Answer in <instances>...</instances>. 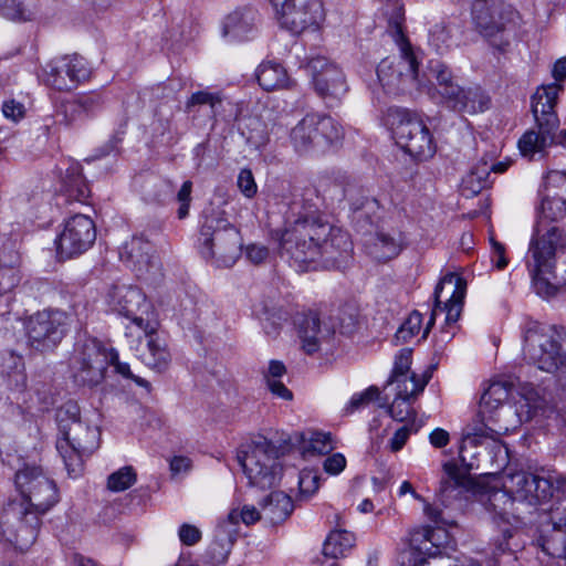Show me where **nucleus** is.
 Instances as JSON below:
<instances>
[{"mask_svg":"<svg viewBox=\"0 0 566 566\" xmlns=\"http://www.w3.org/2000/svg\"><path fill=\"white\" fill-rule=\"evenodd\" d=\"M300 493L303 496L313 495L319 488V478L312 471H302L298 479Z\"/></svg>","mask_w":566,"mask_h":566,"instance_id":"0e129e2a","label":"nucleus"},{"mask_svg":"<svg viewBox=\"0 0 566 566\" xmlns=\"http://www.w3.org/2000/svg\"><path fill=\"white\" fill-rule=\"evenodd\" d=\"M354 545L355 536L350 532L336 528L327 535L323 544V554L331 558H342L347 555Z\"/></svg>","mask_w":566,"mask_h":566,"instance_id":"a19ab883","label":"nucleus"},{"mask_svg":"<svg viewBox=\"0 0 566 566\" xmlns=\"http://www.w3.org/2000/svg\"><path fill=\"white\" fill-rule=\"evenodd\" d=\"M91 76V67L77 54L57 56L43 67L44 83L57 91H71Z\"/></svg>","mask_w":566,"mask_h":566,"instance_id":"a211bd4d","label":"nucleus"},{"mask_svg":"<svg viewBox=\"0 0 566 566\" xmlns=\"http://www.w3.org/2000/svg\"><path fill=\"white\" fill-rule=\"evenodd\" d=\"M338 322L342 334H352L358 323V314L356 308L352 306L344 307L339 313Z\"/></svg>","mask_w":566,"mask_h":566,"instance_id":"69168bd1","label":"nucleus"},{"mask_svg":"<svg viewBox=\"0 0 566 566\" xmlns=\"http://www.w3.org/2000/svg\"><path fill=\"white\" fill-rule=\"evenodd\" d=\"M421 424H416V422H411L402 426L394 433V437L389 441V448L392 452H397L403 448L406 442L408 441L410 434L412 432H417L420 429Z\"/></svg>","mask_w":566,"mask_h":566,"instance_id":"052dcab7","label":"nucleus"},{"mask_svg":"<svg viewBox=\"0 0 566 566\" xmlns=\"http://www.w3.org/2000/svg\"><path fill=\"white\" fill-rule=\"evenodd\" d=\"M562 90L563 86L556 82L537 87L532 96V113L536 124L558 127L559 120L555 106Z\"/></svg>","mask_w":566,"mask_h":566,"instance_id":"a878e982","label":"nucleus"},{"mask_svg":"<svg viewBox=\"0 0 566 566\" xmlns=\"http://www.w3.org/2000/svg\"><path fill=\"white\" fill-rule=\"evenodd\" d=\"M198 242L202 258L220 268L232 266L241 254L240 231L220 210L205 216Z\"/></svg>","mask_w":566,"mask_h":566,"instance_id":"7ed1b4c3","label":"nucleus"},{"mask_svg":"<svg viewBox=\"0 0 566 566\" xmlns=\"http://www.w3.org/2000/svg\"><path fill=\"white\" fill-rule=\"evenodd\" d=\"M116 352L108 349L97 339L84 340L75 350L73 358L74 379L78 385L94 387L99 385Z\"/></svg>","mask_w":566,"mask_h":566,"instance_id":"f8f14e48","label":"nucleus"},{"mask_svg":"<svg viewBox=\"0 0 566 566\" xmlns=\"http://www.w3.org/2000/svg\"><path fill=\"white\" fill-rule=\"evenodd\" d=\"M553 482L526 471L505 473L503 488L522 506H536L553 496Z\"/></svg>","mask_w":566,"mask_h":566,"instance_id":"f3484780","label":"nucleus"},{"mask_svg":"<svg viewBox=\"0 0 566 566\" xmlns=\"http://www.w3.org/2000/svg\"><path fill=\"white\" fill-rule=\"evenodd\" d=\"M119 255L138 275L147 273L154 264L153 245L143 235H135L125 242Z\"/></svg>","mask_w":566,"mask_h":566,"instance_id":"cd10ccee","label":"nucleus"},{"mask_svg":"<svg viewBox=\"0 0 566 566\" xmlns=\"http://www.w3.org/2000/svg\"><path fill=\"white\" fill-rule=\"evenodd\" d=\"M144 339L139 340L136 348L138 358L149 368L161 373L166 370L170 364L171 355L167 348V344L157 332L156 326L151 323V331H143Z\"/></svg>","mask_w":566,"mask_h":566,"instance_id":"393cba45","label":"nucleus"},{"mask_svg":"<svg viewBox=\"0 0 566 566\" xmlns=\"http://www.w3.org/2000/svg\"><path fill=\"white\" fill-rule=\"evenodd\" d=\"M329 334L327 328H322L316 314L305 316L298 327V337L302 348L310 355L319 349L321 344L329 337Z\"/></svg>","mask_w":566,"mask_h":566,"instance_id":"f704fd0d","label":"nucleus"},{"mask_svg":"<svg viewBox=\"0 0 566 566\" xmlns=\"http://www.w3.org/2000/svg\"><path fill=\"white\" fill-rule=\"evenodd\" d=\"M557 243V231L552 228L545 234L533 239L528 250L527 268L533 285L536 293L544 297L554 295L559 284L557 281L553 282V279H556L553 269Z\"/></svg>","mask_w":566,"mask_h":566,"instance_id":"9b49d317","label":"nucleus"},{"mask_svg":"<svg viewBox=\"0 0 566 566\" xmlns=\"http://www.w3.org/2000/svg\"><path fill=\"white\" fill-rule=\"evenodd\" d=\"M448 539L443 528L423 526L410 533L408 545L398 555L400 566H427V557L438 559L441 547Z\"/></svg>","mask_w":566,"mask_h":566,"instance_id":"6ab92c4d","label":"nucleus"},{"mask_svg":"<svg viewBox=\"0 0 566 566\" xmlns=\"http://www.w3.org/2000/svg\"><path fill=\"white\" fill-rule=\"evenodd\" d=\"M63 188L65 193L76 201H84L90 196V188L82 176L78 163H72L66 168L63 177Z\"/></svg>","mask_w":566,"mask_h":566,"instance_id":"79ce46f5","label":"nucleus"},{"mask_svg":"<svg viewBox=\"0 0 566 566\" xmlns=\"http://www.w3.org/2000/svg\"><path fill=\"white\" fill-rule=\"evenodd\" d=\"M385 123L396 144L415 160H428L436 154L437 145L426 123L408 109L390 107Z\"/></svg>","mask_w":566,"mask_h":566,"instance_id":"39448f33","label":"nucleus"},{"mask_svg":"<svg viewBox=\"0 0 566 566\" xmlns=\"http://www.w3.org/2000/svg\"><path fill=\"white\" fill-rule=\"evenodd\" d=\"M537 545L542 552L553 558L566 557V526L545 520L541 525Z\"/></svg>","mask_w":566,"mask_h":566,"instance_id":"c756f323","label":"nucleus"},{"mask_svg":"<svg viewBox=\"0 0 566 566\" xmlns=\"http://www.w3.org/2000/svg\"><path fill=\"white\" fill-rule=\"evenodd\" d=\"M523 354L541 370L566 373V344L551 326L527 322L523 332Z\"/></svg>","mask_w":566,"mask_h":566,"instance_id":"423d86ee","label":"nucleus"},{"mask_svg":"<svg viewBox=\"0 0 566 566\" xmlns=\"http://www.w3.org/2000/svg\"><path fill=\"white\" fill-rule=\"evenodd\" d=\"M544 193H547L549 198L559 197L566 201V171H549L545 177Z\"/></svg>","mask_w":566,"mask_h":566,"instance_id":"6e6d98bb","label":"nucleus"},{"mask_svg":"<svg viewBox=\"0 0 566 566\" xmlns=\"http://www.w3.org/2000/svg\"><path fill=\"white\" fill-rule=\"evenodd\" d=\"M441 103L449 109L460 114H478L489 108L490 98L479 86L463 87L458 83L444 90L440 95Z\"/></svg>","mask_w":566,"mask_h":566,"instance_id":"5701e85b","label":"nucleus"},{"mask_svg":"<svg viewBox=\"0 0 566 566\" xmlns=\"http://www.w3.org/2000/svg\"><path fill=\"white\" fill-rule=\"evenodd\" d=\"M511 384L506 381H493L484 391L480 400V415L488 417L489 421L497 422L503 412V405L509 399Z\"/></svg>","mask_w":566,"mask_h":566,"instance_id":"7c9ffc66","label":"nucleus"},{"mask_svg":"<svg viewBox=\"0 0 566 566\" xmlns=\"http://www.w3.org/2000/svg\"><path fill=\"white\" fill-rule=\"evenodd\" d=\"M19 494L8 501H23L30 512L45 514L59 502L57 489L39 467L25 465L15 473Z\"/></svg>","mask_w":566,"mask_h":566,"instance_id":"9d476101","label":"nucleus"},{"mask_svg":"<svg viewBox=\"0 0 566 566\" xmlns=\"http://www.w3.org/2000/svg\"><path fill=\"white\" fill-rule=\"evenodd\" d=\"M558 127H547L541 124L526 130L518 140V149L524 157L533 158L536 154H543L554 143Z\"/></svg>","mask_w":566,"mask_h":566,"instance_id":"2f4dec72","label":"nucleus"},{"mask_svg":"<svg viewBox=\"0 0 566 566\" xmlns=\"http://www.w3.org/2000/svg\"><path fill=\"white\" fill-rule=\"evenodd\" d=\"M33 0H0V15L12 21L27 20Z\"/></svg>","mask_w":566,"mask_h":566,"instance_id":"09e8293b","label":"nucleus"},{"mask_svg":"<svg viewBox=\"0 0 566 566\" xmlns=\"http://www.w3.org/2000/svg\"><path fill=\"white\" fill-rule=\"evenodd\" d=\"M465 451V446H461L459 454L461 465H458L453 461H449L443 464V471L447 475V479L441 481L442 492L453 490L467 483L468 474L474 468V463L467 460L464 454Z\"/></svg>","mask_w":566,"mask_h":566,"instance_id":"4c0bfd02","label":"nucleus"},{"mask_svg":"<svg viewBox=\"0 0 566 566\" xmlns=\"http://www.w3.org/2000/svg\"><path fill=\"white\" fill-rule=\"evenodd\" d=\"M479 417L481 420L468 429L462 446L476 447L482 438L496 440V437L509 431V427L502 424L500 419L497 422H492L488 420V417L483 418L480 413Z\"/></svg>","mask_w":566,"mask_h":566,"instance_id":"58836bf2","label":"nucleus"},{"mask_svg":"<svg viewBox=\"0 0 566 566\" xmlns=\"http://www.w3.org/2000/svg\"><path fill=\"white\" fill-rule=\"evenodd\" d=\"M102 104V96L96 92H90L65 101L61 108L66 124H71L95 113Z\"/></svg>","mask_w":566,"mask_h":566,"instance_id":"473e14b6","label":"nucleus"},{"mask_svg":"<svg viewBox=\"0 0 566 566\" xmlns=\"http://www.w3.org/2000/svg\"><path fill=\"white\" fill-rule=\"evenodd\" d=\"M302 450L305 454H327L335 448L333 436L328 432L311 431L300 433Z\"/></svg>","mask_w":566,"mask_h":566,"instance_id":"c03bdc74","label":"nucleus"},{"mask_svg":"<svg viewBox=\"0 0 566 566\" xmlns=\"http://www.w3.org/2000/svg\"><path fill=\"white\" fill-rule=\"evenodd\" d=\"M490 172V163L486 160L480 161L463 178V189L469 190L472 195L479 193L482 189L489 187Z\"/></svg>","mask_w":566,"mask_h":566,"instance_id":"49530a36","label":"nucleus"},{"mask_svg":"<svg viewBox=\"0 0 566 566\" xmlns=\"http://www.w3.org/2000/svg\"><path fill=\"white\" fill-rule=\"evenodd\" d=\"M238 531L233 527H228V524L220 523L213 535V539L207 548V557L213 566L226 563L232 545L235 541Z\"/></svg>","mask_w":566,"mask_h":566,"instance_id":"72a5a7b5","label":"nucleus"},{"mask_svg":"<svg viewBox=\"0 0 566 566\" xmlns=\"http://www.w3.org/2000/svg\"><path fill=\"white\" fill-rule=\"evenodd\" d=\"M541 212L545 219L551 221L563 219L566 216V201L559 197L553 199L547 193H543Z\"/></svg>","mask_w":566,"mask_h":566,"instance_id":"bf43d9fd","label":"nucleus"},{"mask_svg":"<svg viewBox=\"0 0 566 566\" xmlns=\"http://www.w3.org/2000/svg\"><path fill=\"white\" fill-rule=\"evenodd\" d=\"M109 304L119 315L132 321L140 331H151L150 304L145 294L134 286H116L109 294Z\"/></svg>","mask_w":566,"mask_h":566,"instance_id":"4be33fe9","label":"nucleus"},{"mask_svg":"<svg viewBox=\"0 0 566 566\" xmlns=\"http://www.w3.org/2000/svg\"><path fill=\"white\" fill-rule=\"evenodd\" d=\"M96 240L94 221L82 213L70 217L57 233L54 244L59 259H72L86 252Z\"/></svg>","mask_w":566,"mask_h":566,"instance_id":"2eb2a0df","label":"nucleus"},{"mask_svg":"<svg viewBox=\"0 0 566 566\" xmlns=\"http://www.w3.org/2000/svg\"><path fill=\"white\" fill-rule=\"evenodd\" d=\"M422 325V315L415 311L412 312L408 318L403 322V324L396 332L395 339L398 344L409 342L413 336H416L421 328Z\"/></svg>","mask_w":566,"mask_h":566,"instance_id":"13d9d810","label":"nucleus"},{"mask_svg":"<svg viewBox=\"0 0 566 566\" xmlns=\"http://www.w3.org/2000/svg\"><path fill=\"white\" fill-rule=\"evenodd\" d=\"M428 44L438 54H443L452 45V38L448 27L441 22L430 28L428 33Z\"/></svg>","mask_w":566,"mask_h":566,"instance_id":"3c124183","label":"nucleus"},{"mask_svg":"<svg viewBox=\"0 0 566 566\" xmlns=\"http://www.w3.org/2000/svg\"><path fill=\"white\" fill-rule=\"evenodd\" d=\"M402 8L396 4L389 24L394 28L399 55L386 57L377 66L380 85L386 93L392 95L406 94L422 86L418 78L419 57L402 33Z\"/></svg>","mask_w":566,"mask_h":566,"instance_id":"f03ea898","label":"nucleus"},{"mask_svg":"<svg viewBox=\"0 0 566 566\" xmlns=\"http://www.w3.org/2000/svg\"><path fill=\"white\" fill-rule=\"evenodd\" d=\"M279 448L262 436L239 447L237 460L250 485L265 490L280 481L282 467L279 463Z\"/></svg>","mask_w":566,"mask_h":566,"instance_id":"20e7f679","label":"nucleus"},{"mask_svg":"<svg viewBox=\"0 0 566 566\" xmlns=\"http://www.w3.org/2000/svg\"><path fill=\"white\" fill-rule=\"evenodd\" d=\"M388 385H394L396 389V398L415 401L423 391L427 380L419 378L416 374L389 378Z\"/></svg>","mask_w":566,"mask_h":566,"instance_id":"37998d69","label":"nucleus"},{"mask_svg":"<svg viewBox=\"0 0 566 566\" xmlns=\"http://www.w3.org/2000/svg\"><path fill=\"white\" fill-rule=\"evenodd\" d=\"M57 439L56 449L71 476H77L83 470L84 457L98 448L99 431L84 422H73L69 430Z\"/></svg>","mask_w":566,"mask_h":566,"instance_id":"ddd939ff","label":"nucleus"},{"mask_svg":"<svg viewBox=\"0 0 566 566\" xmlns=\"http://www.w3.org/2000/svg\"><path fill=\"white\" fill-rule=\"evenodd\" d=\"M70 325V316L61 311H42L31 315L24 325L28 344L36 350L55 347Z\"/></svg>","mask_w":566,"mask_h":566,"instance_id":"4468645a","label":"nucleus"},{"mask_svg":"<svg viewBox=\"0 0 566 566\" xmlns=\"http://www.w3.org/2000/svg\"><path fill=\"white\" fill-rule=\"evenodd\" d=\"M2 517L9 522L15 520L18 524L10 531L7 539L17 549L28 551L36 541L41 526V515L30 512L23 501H7L2 507Z\"/></svg>","mask_w":566,"mask_h":566,"instance_id":"412c9836","label":"nucleus"},{"mask_svg":"<svg viewBox=\"0 0 566 566\" xmlns=\"http://www.w3.org/2000/svg\"><path fill=\"white\" fill-rule=\"evenodd\" d=\"M256 78L265 91L289 88L293 83L285 67L274 61L262 62L256 69Z\"/></svg>","mask_w":566,"mask_h":566,"instance_id":"e433bc0d","label":"nucleus"},{"mask_svg":"<svg viewBox=\"0 0 566 566\" xmlns=\"http://www.w3.org/2000/svg\"><path fill=\"white\" fill-rule=\"evenodd\" d=\"M255 12L251 9L235 10L228 14L222 27V35L231 41H244L256 33Z\"/></svg>","mask_w":566,"mask_h":566,"instance_id":"c85d7f7f","label":"nucleus"},{"mask_svg":"<svg viewBox=\"0 0 566 566\" xmlns=\"http://www.w3.org/2000/svg\"><path fill=\"white\" fill-rule=\"evenodd\" d=\"M56 422L60 434L71 433L73 422H82L80 417V407L76 401L69 400L56 410Z\"/></svg>","mask_w":566,"mask_h":566,"instance_id":"8fccbe9b","label":"nucleus"},{"mask_svg":"<svg viewBox=\"0 0 566 566\" xmlns=\"http://www.w3.org/2000/svg\"><path fill=\"white\" fill-rule=\"evenodd\" d=\"M263 520L262 510L258 511L252 505H244L241 510L233 509L228 514V518L223 521V524H228V527L237 528L238 523L241 521L245 525H252L258 521Z\"/></svg>","mask_w":566,"mask_h":566,"instance_id":"864d4df0","label":"nucleus"},{"mask_svg":"<svg viewBox=\"0 0 566 566\" xmlns=\"http://www.w3.org/2000/svg\"><path fill=\"white\" fill-rule=\"evenodd\" d=\"M192 182L187 180L182 184L181 188L177 193V200L179 202L178 218L185 219L189 213V207L191 202Z\"/></svg>","mask_w":566,"mask_h":566,"instance_id":"774afa93","label":"nucleus"},{"mask_svg":"<svg viewBox=\"0 0 566 566\" xmlns=\"http://www.w3.org/2000/svg\"><path fill=\"white\" fill-rule=\"evenodd\" d=\"M343 136V127L334 118L311 113L292 128L290 140L293 148L300 154L324 153L338 144Z\"/></svg>","mask_w":566,"mask_h":566,"instance_id":"0eeeda50","label":"nucleus"},{"mask_svg":"<svg viewBox=\"0 0 566 566\" xmlns=\"http://www.w3.org/2000/svg\"><path fill=\"white\" fill-rule=\"evenodd\" d=\"M413 401L396 398L389 407L390 416L397 421H406L413 412Z\"/></svg>","mask_w":566,"mask_h":566,"instance_id":"338daca9","label":"nucleus"},{"mask_svg":"<svg viewBox=\"0 0 566 566\" xmlns=\"http://www.w3.org/2000/svg\"><path fill=\"white\" fill-rule=\"evenodd\" d=\"M136 482V472L132 467H124L112 473L107 480V488L113 492H123Z\"/></svg>","mask_w":566,"mask_h":566,"instance_id":"4d7b16f0","label":"nucleus"},{"mask_svg":"<svg viewBox=\"0 0 566 566\" xmlns=\"http://www.w3.org/2000/svg\"><path fill=\"white\" fill-rule=\"evenodd\" d=\"M467 283L455 275L447 274L439 282L434 290V308L423 331L422 338H426L434 324L438 312L446 313L444 324L439 331V339L442 343L450 342L458 332L457 322L460 318L465 296Z\"/></svg>","mask_w":566,"mask_h":566,"instance_id":"6e6552de","label":"nucleus"},{"mask_svg":"<svg viewBox=\"0 0 566 566\" xmlns=\"http://www.w3.org/2000/svg\"><path fill=\"white\" fill-rule=\"evenodd\" d=\"M481 501L485 509L493 514L494 520L515 526L523 520L524 511L518 505L514 507L515 501L504 488L489 491L482 495Z\"/></svg>","mask_w":566,"mask_h":566,"instance_id":"bb28decb","label":"nucleus"},{"mask_svg":"<svg viewBox=\"0 0 566 566\" xmlns=\"http://www.w3.org/2000/svg\"><path fill=\"white\" fill-rule=\"evenodd\" d=\"M328 231V222L312 207L304 211L280 235V254L297 272L321 269L319 240Z\"/></svg>","mask_w":566,"mask_h":566,"instance_id":"f257e3e1","label":"nucleus"},{"mask_svg":"<svg viewBox=\"0 0 566 566\" xmlns=\"http://www.w3.org/2000/svg\"><path fill=\"white\" fill-rule=\"evenodd\" d=\"M317 95L329 107L337 105L348 92L343 71L323 56L310 59L306 65Z\"/></svg>","mask_w":566,"mask_h":566,"instance_id":"dca6fc26","label":"nucleus"},{"mask_svg":"<svg viewBox=\"0 0 566 566\" xmlns=\"http://www.w3.org/2000/svg\"><path fill=\"white\" fill-rule=\"evenodd\" d=\"M262 517L270 524L284 522L293 512L292 499L284 492H272L261 503Z\"/></svg>","mask_w":566,"mask_h":566,"instance_id":"c9c22d12","label":"nucleus"},{"mask_svg":"<svg viewBox=\"0 0 566 566\" xmlns=\"http://www.w3.org/2000/svg\"><path fill=\"white\" fill-rule=\"evenodd\" d=\"M380 396V390L376 386H370L364 391L356 392L352 396L347 405L344 407L345 415H352L355 411L366 408Z\"/></svg>","mask_w":566,"mask_h":566,"instance_id":"5fc2aeb1","label":"nucleus"},{"mask_svg":"<svg viewBox=\"0 0 566 566\" xmlns=\"http://www.w3.org/2000/svg\"><path fill=\"white\" fill-rule=\"evenodd\" d=\"M429 73L430 77L436 80L439 96L444 93V90L453 87L457 84L449 67L440 61L430 62Z\"/></svg>","mask_w":566,"mask_h":566,"instance_id":"603ef678","label":"nucleus"},{"mask_svg":"<svg viewBox=\"0 0 566 566\" xmlns=\"http://www.w3.org/2000/svg\"><path fill=\"white\" fill-rule=\"evenodd\" d=\"M321 269L340 268L349 259L353 244L347 232L328 223V231L319 240Z\"/></svg>","mask_w":566,"mask_h":566,"instance_id":"b1692460","label":"nucleus"},{"mask_svg":"<svg viewBox=\"0 0 566 566\" xmlns=\"http://www.w3.org/2000/svg\"><path fill=\"white\" fill-rule=\"evenodd\" d=\"M283 27L293 33L317 27L325 17L322 0H269Z\"/></svg>","mask_w":566,"mask_h":566,"instance_id":"aec40b11","label":"nucleus"},{"mask_svg":"<svg viewBox=\"0 0 566 566\" xmlns=\"http://www.w3.org/2000/svg\"><path fill=\"white\" fill-rule=\"evenodd\" d=\"M556 493L553 504L546 509V520L566 526V475H559L553 484V493Z\"/></svg>","mask_w":566,"mask_h":566,"instance_id":"a18cd8bd","label":"nucleus"},{"mask_svg":"<svg viewBox=\"0 0 566 566\" xmlns=\"http://www.w3.org/2000/svg\"><path fill=\"white\" fill-rule=\"evenodd\" d=\"M198 105H209L211 111V116L216 119L218 117L223 120L230 122L235 118V114H226L223 98L219 93H210L208 91H198L189 97L186 103V111L191 113L195 106Z\"/></svg>","mask_w":566,"mask_h":566,"instance_id":"ea45409f","label":"nucleus"},{"mask_svg":"<svg viewBox=\"0 0 566 566\" xmlns=\"http://www.w3.org/2000/svg\"><path fill=\"white\" fill-rule=\"evenodd\" d=\"M412 350L410 348H402L395 359V365L390 378L408 376L410 371Z\"/></svg>","mask_w":566,"mask_h":566,"instance_id":"680f3d73","label":"nucleus"},{"mask_svg":"<svg viewBox=\"0 0 566 566\" xmlns=\"http://www.w3.org/2000/svg\"><path fill=\"white\" fill-rule=\"evenodd\" d=\"M237 185L244 197L251 199L256 195L258 186L250 169H242L239 172Z\"/></svg>","mask_w":566,"mask_h":566,"instance_id":"e2e57ef3","label":"nucleus"},{"mask_svg":"<svg viewBox=\"0 0 566 566\" xmlns=\"http://www.w3.org/2000/svg\"><path fill=\"white\" fill-rule=\"evenodd\" d=\"M400 251V240L380 232L376 235L370 253L377 260L387 261L398 255Z\"/></svg>","mask_w":566,"mask_h":566,"instance_id":"de8ad7c7","label":"nucleus"},{"mask_svg":"<svg viewBox=\"0 0 566 566\" xmlns=\"http://www.w3.org/2000/svg\"><path fill=\"white\" fill-rule=\"evenodd\" d=\"M472 15L480 32L501 50L514 38L520 20L516 11L497 0H475Z\"/></svg>","mask_w":566,"mask_h":566,"instance_id":"1a4fd4ad","label":"nucleus"}]
</instances>
